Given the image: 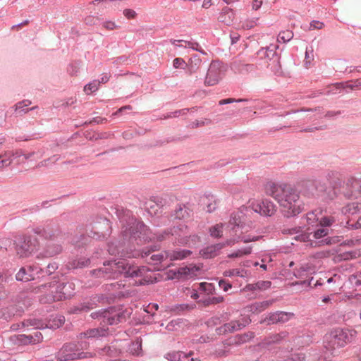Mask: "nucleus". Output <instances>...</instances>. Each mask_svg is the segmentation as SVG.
Masks as SVG:
<instances>
[{"label": "nucleus", "mask_w": 361, "mask_h": 361, "mask_svg": "<svg viewBox=\"0 0 361 361\" xmlns=\"http://www.w3.org/2000/svg\"><path fill=\"white\" fill-rule=\"evenodd\" d=\"M264 192L279 204L283 214L289 218L295 216L303 210V203L299 192L285 183L267 182Z\"/></svg>", "instance_id": "nucleus-1"}, {"label": "nucleus", "mask_w": 361, "mask_h": 361, "mask_svg": "<svg viewBox=\"0 0 361 361\" xmlns=\"http://www.w3.org/2000/svg\"><path fill=\"white\" fill-rule=\"evenodd\" d=\"M276 211L275 204L268 200L254 201L248 207L241 208L239 211L232 214L229 225L235 226L242 235L253 228L254 224L250 219V215L258 213L261 215L270 216Z\"/></svg>", "instance_id": "nucleus-2"}, {"label": "nucleus", "mask_w": 361, "mask_h": 361, "mask_svg": "<svg viewBox=\"0 0 361 361\" xmlns=\"http://www.w3.org/2000/svg\"><path fill=\"white\" fill-rule=\"evenodd\" d=\"M149 269L145 267H139L135 265L130 264L125 259L118 262L112 261L104 264V267L93 271V274L98 277H103L105 279H115L120 275H123L125 277H144L140 281V284H145L152 283V276L148 277L146 274Z\"/></svg>", "instance_id": "nucleus-3"}, {"label": "nucleus", "mask_w": 361, "mask_h": 361, "mask_svg": "<svg viewBox=\"0 0 361 361\" xmlns=\"http://www.w3.org/2000/svg\"><path fill=\"white\" fill-rule=\"evenodd\" d=\"M41 293H47L48 289L51 293L42 295L39 300L42 303H51L71 298L73 295L74 284L71 282L66 283H51L42 285L39 288Z\"/></svg>", "instance_id": "nucleus-4"}, {"label": "nucleus", "mask_w": 361, "mask_h": 361, "mask_svg": "<svg viewBox=\"0 0 361 361\" xmlns=\"http://www.w3.org/2000/svg\"><path fill=\"white\" fill-rule=\"evenodd\" d=\"M228 233L231 238L228 239L224 243H218L207 247L205 249L202 250V255L206 258H212L216 256L225 246H232L239 241H243L245 243L257 241L260 238L259 236L242 235L235 226H233V227L228 230Z\"/></svg>", "instance_id": "nucleus-5"}, {"label": "nucleus", "mask_w": 361, "mask_h": 361, "mask_svg": "<svg viewBox=\"0 0 361 361\" xmlns=\"http://www.w3.org/2000/svg\"><path fill=\"white\" fill-rule=\"evenodd\" d=\"M355 331L336 329L325 336L324 347L331 351V354H336V350L344 347L350 342L355 334Z\"/></svg>", "instance_id": "nucleus-6"}, {"label": "nucleus", "mask_w": 361, "mask_h": 361, "mask_svg": "<svg viewBox=\"0 0 361 361\" xmlns=\"http://www.w3.org/2000/svg\"><path fill=\"white\" fill-rule=\"evenodd\" d=\"M35 233L41 235L44 239L48 240L44 250V255L46 257H52L61 252L62 247L60 243L61 242L62 236L58 229L48 226L42 231H37Z\"/></svg>", "instance_id": "nucleus-7"}, {"label": "nucleus", "mask_w": 361, "mask_h": 361, "mask_svg": "<svg viewBox=\"0 0 361 361\" xmlns=\"http://www.w3.org/2000/svg\"><path fill=\"white\" fill-rule=\"evenodd\" d=\"M86 347L87 344L84 345L82 343L66 344L58 352L56 355L57 360L59 361H72L93 357V353L82 351Z\"/></svg>", "instance_id": "nucleus-8"}, {"label": "nucleus", "mask_w": 361, "mask_h": 361, "mask_svg": "<svg viewBox=\"0 0 361 361\" xmlns=\"http://www.w3.org/2000/svg\"><path fill=\"white\" fill-rule=\"evenodd\" d=\"M226 67L221 62L213 61L207 70L204 80V84L207 86H213L218 84L224 77Z\"/></svg>", "instance_id": "nucleus-9"}, {"label": "nucleus", "mask_w": 361, "mask_h": 361, "mask_svg": "<svg viewBox=\"0 0 361 361\" xmlns=\"http://www.w3.org/2000/svg\"><path fill=\"white\" fill-rule=\"evenodd\" d=\"M38 247L39 242L35 235L26 236L23 241L16 245V254L19 257H27Z\"/></svg>", "instance_id": "nucleus-10"}, {"label": "nucleus", "mask_w": 361, "mask_h": 361, "mask_svg": "<svg viewBox=\"0 0 361 361\" xmlns=\"http://www.w3.org/2000/svg\"><path fill=\"white\" fill-rule=\"evenodd\" d=\"M92 318H99L102 317V322L104 324H108L110 325L116 324L119 322H122L126 320V316L124 312H118V313H111L109 311H102V312H92L91 314Z\"/></svg>", "instance_id": "nucleus-11"}, {"label": "nucleus", "mask_w": 361, "mask_h": 361, "mask_svg": "<svg viewBox=\"0 0 361 361\" xmlns=\"http://www.w3.org/2000/svg\"><path fill=\"white\" fill-rule=\"evenodd\" d=\"M200 269V268L199 267L193 264L180 267L176 271H174L172 278L181 280L188 279L197 276V272Z\"/></svg>", "instance_id": "nucleus-12"}, {"label": "nucleus", "mask_w": 361, "mask_h": 361, "mask_svg": "<svg viewBox=\"0 0 361 361\" xmlns=\"http://www.w3.org/2000/svg\"><path fill=\"white\" fill-rule=\"evenodd\" d=\"M43 339L42 333L38 330H35L33 332L25 335H20L19 340L25 344H35L41 342Z\"/></svg>", "instance_id": "nucleus-13"}, {"label": "nucleus", "mask_w": 361, "mask_h": 361, "mask_svg": "<svg viewBox=\"0 0 361 361\" xmlns=\"http://www.w3.org/2000/svg\"><path fill=\"white\" fill-rule=\"evenodd\" d=\"M244 326V324H240L238 321H231L218 328L217 331L219 334L232 333L240 330Z\"/></svg>", "instance_id": "nucleus-14"}, {"label": "nucleus", "mask_w": 361, "mask_h": 361, "mask_svg": "<svg viewBox=\"0 0 361 361\" xmlns=\"http://www.w3.org/2000/svg\"><path fill=\"white\" fill-rule=\"evenodd\" d=\"M109 334V329L104 326L101 328H94L87 330L86 332L80 334V338H96L99 336H106Z\"/></svg>", "instance_id": "nucleus-15"}, {"label": "nucleus", "mask_w": 361, "mask_h": 361, "mask_svg": "<svg viewBox=\"0 0 361 361\" xmlns=\"http://www.w3.org/2000/svg\"><path fill=\"white\" fill-rule=\"evenodd\" d=\"M191 251L188 250H178L166 252V258L170 260H181L191 255Z\"/></svg>", "instance_id": "nucleus-16"}, {"label": "nucleus", "mask_w": 361, "mask_h": 361, "mask_svg": "<svg viewBox=\"0 0 361 361\" xmlns=\"http://www.w3.org/2000/svg\"><path fill=\"white\" fill-rule=\"evenodd\" d=\"M235 18V12L234 11L228 7H225L222 9L220 15L219 16V20L226 23V25H230L233 21Z\"/></svg>", "instance_id": "nucleus-17"}, {"label": "nucleus", "mask_w": 361, "mask_h": 361, "mask_svg": "<svg viewBox=\"0 0 361 361\" xmlns=\"http://www.w3.org/2000/svg\"><path fill=\"white\" fill-rule=\"evenodd\" d=\"M271 305V302L266 300L262 302H255L250 305L249 307H247V308L249 309L250 312H252L254 314H257L265 310Z\"/></svg>", "instance_id": "nucleus-18"}, {"label": "nucleus", "mask_w": 361, "mask_h": 361, "mask_svg": "<svg viewBox=\"0 0 361 361\" xmlns=\"http://www.w3.org/2000/svg\"><path fill=\"white\" fill-rule=\"evenodd\" d=\"M328 184L331 188H336L341 183V175L336 171H330L326 176Z\"/></svg>", "instance_id": "nucleus-19"}, {"label": "nucleus", "mask_w": 361, "mask_h": 361, "mask_svg": "<svg viewBox=\"0 0 361 361\" xmlns=\"http://www.w3.org/2000/svg\"><path fill=\"white\" fill-rule=\"evenodd\" d=\"M202 60L200 59V58L196 54L193 55L189 59L188 63H187V66L188 68L190 74L197 72V70L200 68Z\"/></svg>", "instance_id": "nucleus-20"}, {"label": "nucleus", "mask_w": 361, "mask_h": 361, "mask_svg": "<svg viewBox=\"0 0 361 361\" xmlns=\"http://www.w3.org/2000/svg\"><path fill=\"white\" fill-rule=\"evenodd\" d=\"M252 250V246H246L238 249L235 251L232 252L231 253L228 255V257L231 259L233 258H241L244 256H247L251 254Z\"/></svg>", "instance_id": "nucleus-21"}, {"label": "nucleus", "mask_w": 361, "mask_h": 361, "mask_svg": "<svg viewBox=\"0 0 361 361\" xmlns=\"http://www.w3.org/2000/svg\"><path fill=\"white\" fill-rule=\"evenodd\" d=\"M361 210V204L358 202H352L348 204L342 208V212L344 214L353 215Z\"/></svg>", "instance_id": "nucleus-22"}, {"label": "nucleus", "mask_w": 361, "mask_h": 361, "mask_svg": "<svg viewBox=\"0 0 361 361\" xmlns=\"http://www.w3.org/2000/svg\"><path fill=\"white\" fill-rule=\"evenodd\" d=\"M271 286V282L268 281H260L254 284H249L246 286V289L248 290H267Z\"/></svg>", "instance_id": "nucleus-23"}, {"label": "nucleus", "mask_w": 361, "mask_h": 361, "mask_svg": "<svg viewBox=\"0 0 361 361\" xmlns=\"http://www.w3.org/2000/svg\"><path fill=\"white\" fill-rule=\"evenodd\" d=\"M309 237H310V234H302V235H300L298 236H297L295 238L297 240H299L300 241H303V242H308L310 241L309 240ZM332 240L331 238H326L319 243H317V242H313L312 240H310V245L312 247H315L317 245H320L321 243H324V244H326V245H330L332 243Z\"/></svg>", "instance_id": "nucleus-24"}, {"label": "nucleus", "mask_w": 361, "mask_h": 361, "mask_svg": "<svg viewBox=\"0 0 361 361\" xmlns=\"http://www.w3.org/2000/svg\"><path fill=\"white\" fill-rule=\"evenodd\" d=\"M319 217L318 213L316 212H308L306 214V222L307 225L314 226H319Z\"/></svg>", "instance_id": "nucleus-25"}, {"label": "nucleus", "mask_w": 361, "mask_h": 361, "mask_svg": "<svg viewBox=\"0 0 361 361\" xmlns=\"http://www.w3.org/2000/svg\"><path fill=\"white\" fill-rule=\"evenodd\" d=\"M224 301L222 296L208 298L205 300H200L197 302L202 305L204 307L209 306L210 305H216L221 303Z\"/></svg>", "instance_id": "nucleus-26"}, {"label": "nucleus", "mask_w": 361, "mask_h": 361, "mask_svg": "<svg viewBox=\"0 0 361 361\" xmlns=\"http://www.w3.org/2000/svg\"><path fill=\"white\" fill-rule=\"evenodd\" d=\"M190 215V212H188V208L185 205H180L176 210L174 213V216L176 219H183L185 218L188 217Z\"/></svg>", "instance_id": "nucleus-27"}, {"label": "nucleus", "mask_w": 361, "mask_h": 361, "mask_svg": "<svg viewBox=\"0 0 361 361\" xmlns=\"http://www.w3.org/2000/svg\"><path fill=\"white\" fill-rule=\"evenodd\" d=\"M13 155V154L11 152H6L4 154L0 155V169L11 164V158Z\"/></svg>", "instance_id": "nucleus-28"}, {"label": "nucleus", "mask_w": 361, "mask_h": 361, "mask_svg": "<svg viewBox=\"0 0 361 361\" xmlns=\"http://www.w3.org/2000/svg\"><path fill=\"white\" fill-rule=\"evenodd\" d=\"M224 275L225 276H238L240 277H245L247 276V271L244 269H233L226 270L224 271Z\"/></svg>", "instance_id": "nucleus-29"}, {"label": "nucleus", "mask_w": 361, "mask_h": 361, "mask_svg": "<svg viewBox=\"0 0 361 361\" xmlns=\"http://www.w3.org/2000/svg\"><path fill=\"white\" fill-rule=\"evenodd\" d=\"M16 277L18 281H28L34 279L30 274L27 273V271L25 268H21L16 274Z\"/></svg>", "instance_id": "nucleus-30"}, {"label": "nucleus", "mask_w": 361, "mask_h": 361, "mask_svg": "<svg viewBox=\"0 0 361 361\" xmlns=\"http://www.w3.org/2000/svg\"><path fill=\"white\" fill-rule=\"evenodd\" d=\"M212 123V121L209 118H202L200 120H195V121L189 124V128L195 129L200 127H203L207 125Z\"/></svg>", "instance_id": "nucleus-31"}, {"label": "nucleus", "mask_w": 361, "mask_h": 361, "mask_svg": "<svg viewBox=\"0 0 361 361\" xmlns=\"http://www.w3.org/2000/svg\"><path fill=\"white\" fill-rule=\"evenodd\" d=\"M331 87L334 89V88L339 89L341 87H343V88L348 87L351 90L361 89V80H356V81L353 82V84H348L345 86H344V85L342 83H336V84L334 85Z\"/></svg>", "instance_id": "nucleus-32"}, {"label": "nucleus", "mask_w": 361, "mask_h": 361, "mask_svg": "<svg viewBox=\"0 0 361 361\" xmlns=\"http://www.w3.org/2000/svg\"><path fill=\"white\" fill-rule=\"evenodd\" d=\"M200 240L199 237L197 235H192L190 237H183L178 239V242L182 245H195L197 242Z\"/></svg>", "instance_id": "nucleus-33"}, {"label": "nucleus", "mask_w": 361, "mask_h": 361, "mask_svg": "<svg viewBox=\"0 0 361 361\" xmlns=\"http://www.w3.org/2000/svg\"><path fill=\"white\" fill-rule=\"evenodd\" d=\"M193 354V352L190 351L188 354H186L183 352H175L172 354H169L168 355L170 357L171 361H180L182 357L187 358L189 356H191Z\"/></svg>", "instance_id": "nucleus-34"}, {"label": "nucleus", "mask_w": 361, "mask_h": 361, "mask_svg": "<svg viewBox=\"0 0 361 361\" xmlns=\"http://www.w3.org/2000/svg\"><path fill=\"white\" fill-rule=\"evenodd\" d=\"M293 37V33L290 30L281 32L278 36V41L282 42H289Z\"/></svg>", "instance_id": "nucleus-35"}, {"label": "nucleus", "mask_w": 361, "mask_h": 361, "mask_svg": "<svg viewBox=\"0 0 361 361\" xmlns=\"http://www.w3.org/2000/svg\"><path fill=\"white\" fill-rule=\"evenodd\" d=\"M223 233V224H218L215 226H212L210 228V233L211 235L215 238H219L222 235Z\"/></svg>", "instance_id": "nucleus-36"}, {"label": "nucleus", "mask_w": 361, "mask_h": 361, "mask_svg": "<svg viewBox=\"0 0 361 361\" xmlns=\"http://www.w3.org/2000/svg\"><path fill=\"white\" fill-rule=\"evenodd\" d=\"M99 84H100V82L94 80L93 82L86 85L84 87V91L88 94H91L92 92H94L96 90H98Z\"/></svg>", "instance_id": "nucleus-37"}, {"label": "nucleus", "mask_w": 361, "mask_h": 361, "mask_svg": "<svg viewBox=\"0 0 361 361\" xmlns=\"http://www.w3.org/2000/svg\"><path fill=\"white\" fill-rule=\"evenodd\" d=\"M247 336L246 335L243 336H237L233 338H230L226 344L230 345L233 344L239 345L243 343H245L247 341Z\"/></svg>", "instance_id": "nucleus-38"}, {"label": "nucleus", "mask_w": 361, "mask_h": 361, "mask_svg": "<svg viewBox=\"0 0 361 361\" xmlns=\"http://www.w3.org/2000/svg\"><path fill=\"white\" fill-rule=\"evenodd\" d=\"M310 233H312V232H310ZM329 233V229L326 228L322 227L320 228L317 229L313 232V237L315 239H319L327 235Z\"/></svg>", "instance_id": "nucleus-39"}, {"label": "nucleus", "mask_w": 361, "mask_h": 361, "mask_svg": "<svg viewBox=\"0 0 361 361\" xmlns=\"http://www.w3.org/2000/svg\"><path fill=\"white\" fill-rule=\"evenodd\" d=\"M335 221V219L333 217L329 216H324L319 219V226L321 227H327L332 225V224Z\"/></svg>", "instance_id": "nucleus-40"}, {"label": "nucleus", "mask_w": 361, "mask_h": 361, "mask_svg": "<svg viewBox=\"0 0 361 361\" xmlns=\"http://www.w3.org/2000/svg\"><path fill=\"white\" fill-rule=\"evenodd\" d=\"M199 289L207 293V294H212L214 290V287L212 283L203 282L199 284Z\"/></svg>", "instance_id": "nucleus-41"}, {"label": "nucleus", "mask_w": 361, "mask_h": 361, "mask_svg": "<svg viewBox=\"0 0 361 361\" xmlns=\"http://www.w3.org/2000/svg\"><path fill=\"white\" fill-rule=\"evenodd\" d=\"M279 312L271 313L266 319H264V322L270 324H276L279 323Z\"/></svg>", "instance_id": "nucleus-42"}, {"label": "nucleus", "mask_w": 361, "mask_h": 361, "mask_svg": "<svg viewBox=\"0 0 361 361\" xmlns=\"http://www.w3.org/2000/svg\"><path fill=\"white\" fill-rule=\"evenodd\" d=\"M292 316L293 314L291 313L279 312V323H284L288 322Z\"/></svg>", "instance_id": "nucleus-43"}, {"label": "nucleus", "mask_w": 361, "mask_h": 361, "mask_svg": "<svg viewBox=\"0 0 361 361\" xmlns=\"http://www.w3.org/2000/svg\"><path fill=\"white\" fill-rule=\"evenodd\" d=\"M11 245V240L10 238H1L0 239V250H6Z\"/></svg>", "instance_id": "nucleus-44"}, {"label": "nucleus", "mask_w": 361, "mask_h": 361, "mask_svg": "<svg viewBox=\"0 0 361 361\" xmlns=\"http://www.w3.org/2000/svg\"><path fill=\"white\" fill-rule=\"evenodd\" d=\"M173 66L175 68H184L185 66H187V63L185 62V61L181 58H176L173 61Z\"/></svg>", "instance_id": "nucleus-45"}, {"label": "nucleus", "mask_w": 361, "mask_h": 361, "mask_svg": "<svg viewBox=\"0 0 361 361\" xmlns=\"http://www.w3.org/2000/svg\"><path fill=\"white\" fill-rule=\"evenodd\" d=\"M305 355L303 353H294L291 355L287 361H302L305 360Z\"/></svg>", "instance_id": "nucleus-46"}, {"label": "nucleus", "mask_w": 361, "mask_h": 361, "mask_svg": "<svg viewBox=\"0 0 361 361\" xmlns=\"http://www.w3.org/2000/svg\"><path fill=\"white\" fill-rule=\"evenodd\" d=\"M184 44H185L184 47H189L194 50H196V51H198L204 54V51L199 49L200 45L198 43H196V42L193 43V42H188V41H184Z\"/></svg>", "instance_id": "nucleus-47"}, {"label": "nucleus", "mask_w": 361, "mask_h": 361, "mask_svg": "<svg viewBox=\"0 0 361 361\" xmlns=\"http://www.w3.org/2000/svg\"><path fill=\"white\" fill-rule=\"evenodd\" d=\"M123 15L128 19H133L136 17V12L130 8H126L123 11Z\"/></svg>", "instance_id": "nucleus-48"}, {"label": "nucleus", "mask_w": 361, "mask_h": 361, "mask_svg": "<svg viewBox=\"0 0 361 361\" xmlns=\"http://www.w3.org/2000/svg\"><path fill=\"white\" fill-rule=\"evenodd\" d=\"M324 27V24L322 22L313 20L310 23V30H314V29H322Z\"/></svg>", "instance_id": "nucleus-49"}, {"label": "nucleus", "mask_w": 361, "mask_h": 361, "mask_svg": "<svg viewBox=\"0 0 361 361\" xmlns=\"http://www.w3.org/2000/svg\"><path fill=\"white\" fill-rule=\"evenodd\" d=\"M350 281L355 284H361V271L350 276Z\"/></svg>", "instance_id": "nucleus-50"}, {"label": "nucleus", "mask_w": 361, "mask_h": 361, "mask_svg": "<svg viewBox=\"0 0 361 361\" xmlns=\"http://www.w3.org/2000/svg\"><path fill=\"white\" fill-rule=\"evenodd\" d=\"M103 27L106 30H113L117 27L116 23L113 21H106L103 23Z\"/></svg>", "instance_id": "nucleus-51"}, {"label": "nucleus", "mask_w": 361, "mask_h": 361, "mask_svg": "<svg viewBox=\"0 0 361 361\" xmlns=\"http://www.w3.org/2000/svg\"><path fill=\"white\" fill-rule=\"evenodd\" d=\"M166 252H164V253H161V254L153 255H152L151 259L153 261H159V262L163 261L164 259H166Z\"/></svg>", "instance_id": "nucleus-52"}, {"label": "nucleus", "mask_w": 361, "mask_h": 361, "mask_svg": "<svg viewBox=\"0 0 361 361\" xmlns=\"http://www.w3.org/2000/svg\"><path fill=\"white\" fill-rule=\"evenodd\" d=\"M243 101H245V99H240L235 100V99L229 98V99H221L219 101V103L220 105H223V104L233 103L234 102H243Z\"/></svg>", "instance_id": "nucleus-53"}, {"label": "nucleus", "mask_w": 361, "mask_h": 361, "mask_svg": "<svg viewBox=\"0 0 361 361\" xmlns=\"http://www.w3.org/2000/svg\"><path fill=\"white\" fill-rule=\"evenodd\" d=\"M90 308L85 305H81L80 307H75L71 311L73 313H78L80 312H86L89 310Z\"/></svg>", "instance_id": "nucleus-54"}, {"label": "nucleus", "mask_w": 361, "mask_h": 361, "mask_svg": "<svg viewBox=\"0 0 361 361\" xmlns=\"http://www.w3.org/2000/svg\"><path fill=\"white\" fill-rule=\"evenodd\" d=\"M263 4L262 0H252V8L254 11L259 9Z\"/></svg>", "instance_id": "nucleus-55"}, {"label": "nucleus", "mask_w": 361, "mask_h": 361, "mask_svg": "<svg viewBox=\"0 0 361 361\" xmlns=\"http://www.w3.org/2000/svg\"><path fill=\"white\" fill-rule=\"evenodd\" d=\"M31 104V102L29 100H24L23 102H18L16 105V110H20L22 109L25 106H27Z\"/></svg>", "instance_id": "nucleus-56"}, {"label": "nucleus", "mask_w": 361, "mask_h": 361, "mask_svg": "<svg viewBox=\"0 0 361 361\" xmlns=\"http://www.w3.org/2000/svg\"><path fill=\"white\" fill-rule=\"evenodd\" d=\"M219 286L224 290L227 291L231 288V284L227 283L226 281L221 280L219 283Z\"/></svg>", "instance_id": "nucleus-57"}, {"label": "nucleus", "mask_w": 361, "mask_h": 361, "mask_svg": "<svg viewBox=\"0 0 361 361\" xmlns=\"http://www.w3.org/2000/svg\"><path fill=\"white\" fill-rule=\"evenodd\" d=\"M47 272L51 274V273H53L56 269H57V265L56 263H52V264H49L47 267Z\"/></svg>", "instance_id": "nucleus-58"}, {"label": "nucleus", "mask_w": 361, "mask_h": 361, "mask_svg": "<svg viewBox=\"0 0 361 361\" xmlns=\"http://www.w3.org/2000/svg\"><path fill=\"white\" fill-rule=\"evenodd\" d=\"M348 245H361V238H356L350 240L348 241Z\"/></svg>", "instance_id": "nucleus-59"}, {"label": "nucleus", "mask_w": 361, "mask_h": 361, "mask_svg": "<svg viewBox=\"0 0 361 361\" xmlns=\"http://www.w3.org/2000/svg\"><path fill=\"white\" fill-rule=\"evenodd\" d=\"M170 42H171L173 45H174V46H177V47H184V46H185V44H177L178 42V43H182V42H183V43H184V40H176V39H171V40H170Z\"/></svg>", "instance_id": "nucleus-60"}, {"label": "nucleus", "mask_w": 361, "mask_h": 361, "mask_svg": "<svg viewBox=\"0 0 361 361\" xmlns=\"http://www.w3.org/2000/svg\"><path fill=\"white\" fill-rule=\"evenodd\" d=\"M125 109L130 110V109H132V107H131V106H129V105L123 106V107L120 108L117 111H116L113 115H114V116L117 115L118 113L122 112Z\"/></svg>", "instance_id": "nucleus-61"}, {"label": "nucleus", "mask_w": 361, "mask_h": 361, "mask_svg": "<svg viewBox=\"0 0 361 361\" xmlns=\"http://www.w3.org/2000/svg\"><path fill=\"white\" fill-rule=\"evenodd\" d=\"M212 4V0H204L202 7L203 8H209Z\"/></svg>", "instance_id": "nucleus-62"}, {"label": "nucleus", "mask_w": 361, "mask_h": 361, "mask_svg": "<svg viewBox=\"0 0 361 361\" xmlns=\"http://www.w3.org/2000/svg\"><path fill=\"white\" fill-rule=\"evenodd\" d=\"M109 75H108L107 74L103 75L102 78H101V80L99 81L100 82V83H105L107 81H109Z\"/></svg>", "instance_id": "nucleus-63"}, {"label": "nucleus", "mask_w": 361, "mask_h": 361, "mask_svg": "<svg viewBox=\"0 0 361 361\" xmlns=\"http://www.w3.org/2000/svg\"><path fill=\"white\" fill-rule=\"evenodd\" d=\"M353 187H357V188H361V181H360V180H354L353 181Z\"/></svg>", "instance_id": "nucleus-64"}]
</instances>
